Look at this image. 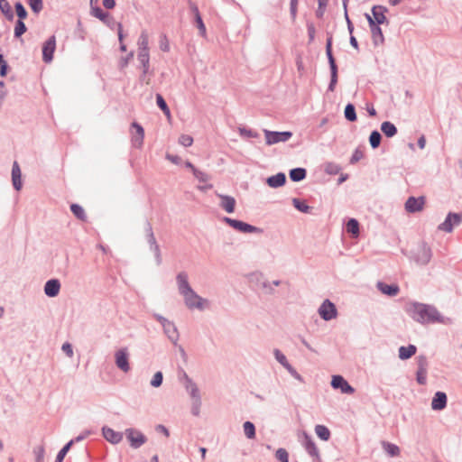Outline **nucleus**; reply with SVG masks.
Segmentation results:
<instances>
[{
  "instance_id": "f257e3e1",
  "label": "nucleus",
  "mask_w": 462,
  "mask_h": 462,
  "mask_svg": "<svg viewBox=\"0 0 462 462\" xmlns=\"http://www.w3.org/2000/svg\"><path fill=\"white\" fill-rule=\"evenodd\" d=\"M407 314L420 324L445 323V317L431 304L412 301L406 307Z\"/></svg>"
},
{
  "instance_id": "f03ea898",
  "label": "nucleus",
  "mask_w": 462,
  "mask_h": 462,
  "mask_svg": "<svg viewBox=\"0 0 462 462\" xmlns=\"http://www.w3.org/2000/svg\"><path fill=\"white\" fill-rule=\"evenodd\" d=\"M328 37L326 40V56L330 69V80L328 86V91L333 92L338 81V67L336 62V59L333 54V37L330 32L327 33Z\"/></svg>"
},
{
  "instance_id": "7ed1b4c3",
  "label": "nucleus",
  "mask_w": 462,
  "mask_h": 462,
  "mask_svg": "<svg viewBox=\"0 0 462 462\" xmlns=\"http://www.w3.org/2000/svg\"><path fill=\"white\" fill-rule=\"evenodd\" d=\"M411 259L418 265H427L432 258V250L426 242H421L416 250L411 252Z\"/></svg>"
},
{
  "instance_id": "20e7f679",
  "label": "nucleus",
  "mask_w": 462,
  "mask_h": 462,
  "mask_svg": "<svg viewBox=\"0 0 462 462\" xmlns=\"http://www.w3.org/2000/svg\"><path fill=\"white\" fill-rule=\"evenodd\" d=\"M223 221L227 224L230 227L243 234L257 233L262 234L263 230L260 227L253 226L249 223L244 222L239 219L231 218L229 217H224Z\"/></svg>"
},
{
  "instance_id": "39448f33",
  "label": "nucleus",
  "mask_w": 462,
  "mask_h": 462,
  "mask_svg": "<svg viewBox=\"0 0 462 462\" xmlns=\"http://www.w3.org/2000/svg\"><path fill=\"white\" fill-rule=\"evenodd\" d=\"M125 435L132 448L137 449L147 442V437L135 428H127L125 430Z\"/></svg>"
},
{
  "instance_id": "423d86ee",
  "label": "nucleus",
  "mask_w": 462,
  "mask_h": 462,
  "mask_svg": "<svg viewBox=\"0 0 462 462\" xmlns=\"http://www.w3.org/2000/svg\"><path fill=\"white\" fill-rule=\"evenodd\" d=\"M263 134L265 136V143L267 145H273L281 142H287L293 134L291 131H271L267 129H263Z\"/></svg>"
},
{
  "instance_id": "0eeeda50",
  "label": "nucleus",
  "mask_w": 462,
  "mask_h": 462,
  "mask_svg": "<svg viewBox=\"0 0 462 462\" xmlns=\"http://www.w3.org/2000/svg\"><path fill=\"white\" fill-rule=\"evenodd\" d=\"M371 12L372 15L367 13L365 14L368 23H376L378 25L389 23V20L385 16V13L388 12L387 7L383 5H374L371 9Z\"/></svg>"
},
{
  "instance_id": "6e6552de",
  "label": "nucleus",
  "mask_w": 462,
  "mask_h": 462,
  "mask_svg": "<svg viewBox=\"0 0 462 462\" xmlns=\"http://www.w3.org/2000/svg\"><path fill=\"white\" fill-rule=\"evenodd\" d=\"M462 222V212H448L445 220L439 225L438 229L446 233H451L455 226H457Z\"/></svg>"
},
{
  "instance_id": "1a4fd4ad",
  "label": "nucleus",
  "mask_w": 462,
  "mask_h": 462,
  "mask_svg": "<svg viewBox=\"0 0 462 462\" xmlns=\"http://www.w3.org/2000/svg\"><path fill=\"white\" fill-rule=\"evenodd\" d=\"M417 371H416V381L420 385H425L427 383V372L429 362L425 355H419L416 357Z\"/></svg>"
},
{
  "instance_id": "9d476101",
  "label": "nucleus",
  "mask_w": 462,
  "mask_h": 462,
  "mask_svg": "<svg viewBox=\"0 0 462 462\" xmlns=\"http://www.w3.org/2000/svg\"><path fill=\"white\" fill-rule=\"evenodd\" d=\"M318 312L320 318L325 321H329L336 319L337 316V310L336 305L328 299L323 300L319 306Z\"/></svg>"
},
{
  "instance_id": "9b49d317",
  "label": "nucleus",
  "mask_w": 462,
  "mask_h": 462,
  "mask_svg": "<svg viewBox=\"0 0 462 462\" xmlns=\"http://www.w3.org/2000/svg\"><path fill=\"white\" fill-rule=\"evenodd\" d=\"M302 446L306 452L313 458V462H321L319 451L312 437L306 431H303Z\"/></svg>"
},
{
  "instance_id": "f8f14e48",
  "label": "nucleus",
  "mask_w": 462,
  "mask_h": 462,
  "mask_svg": "<svg viewBox=\"0 0 462 462\" xmlns=\"http://www.w3.org/2000/svg\"><path fill=\"white\" fill-rule=\"evenodd\" d=\"M330 385L345 394H353L356 392L355 388L340 374L332 375Z\"/></svg>"
},
{
  "instance_id": "ddd939ff",
  "label": "nucleus",
  "mask_w": 462,
  "mask_h": 462,
  "mask_svg": "<svg viewBox=\"0 0 462 462\" xmlns=\"http://www.w3.org/2000/svg\"><path fill=\"white\" fill-rule=\"evenodd\" d=\"M186 306L190 309H198L199 310H204L205 303H208V300L200 297L194 290L191 293L183 295Z\"/></svg>"
},
{
  "instance_id": "4468645a",
  "label": "nucleus",
  "mask_w": 462,
  "mask_h": 462,
  "mask_svg": "<svg viewBox=\"0 0 462 462\" xmlns=\"http://www.w3.org/2000/svg\"><path fill=\"white\" fill-rule=\"evenodd\" d=\"M115 363L121 371L125 373L130 371L129 353L126 347L121 348L115 353Z\"/></svg>"
},
{
  "instance_id": "2eb2a0df",
  "label": "nucleus",
  "mask_w": 462,
  "mask_h": 462,
  "mask_svg": "<svg viewBox=\"0 0 462 462\" xmlns=\"http://www.w3.org/2000/svg\"><path fill=\"white\" fill-rule=\"evenodd\" d=\"M56 50V37L55 35L50 36L42 45V60L45 63H50L53 60L54 51Z\"/></svg>"
},
{
  "instance_id": "dca6fc26",
  "label": "nucleus",
  "mask_w": 462,
  "mask_h": 462,
  "mask_svg": "<svg viewBox=\"0 0 462 462\" xmlns=\"http://www.w3.org/2000/svg\"><path fill=\"white\" fill-rule=\"evenodd\" d=\"M91 14L102 21L106 26L114 29L116 22L114 17L109 14V13L104 11L100 6L95 5L91 7Z\"/></svg>"
},
{
  "instance_id": "f3484780",
  "label": "nucleus",
  "mask_w": 462,
  "mask_h": 462,
  "mask_svg": "<svg viewBox=\"0 0 462 462\" xmlns=\"http://www.w3.org/2000/svg\"><path fill=\"white\" fill-rule=\"evenodd\" d=\"M104 439L113 445L120 443L123 439L125 432L116 431L108 426H103L101 429Z\"/></svg>"
},
{
  "instance_id": "a211bd4d",
  "label": "nucleus",
  "mask_w": 462,
  "mask_h": 462,
  "mask_svg": "<svg viewBox=\"0 0 462 462\" xmlns=\"http://www.w3.org/2000/svg\"><path fill=\"white\" fill-rule=\"evenodd\" d=\"M189 6L191 13L194 14V23L198 27V29L199 31V34L203 37L206 36V32H207L206 26L203 22L202 16L199 13L198 5L191 0H189Z\"/></svg>"
},
{
  "instance_id": "6ab92c4d",
  "label": "nucleus",
  "mask_w": 462,
  "mask_h": 462,
  "mask_svg": "<svg viewBox=\"0 0 462 462\" xmlns=\"http://www.w3.org/2000/svg\"><path fill=\"white\" fill-rule=\"evenodd\" d=\"M425 203L424 197H413L411 196L405 202V210L409 213H416L422 210Z\"/></svg>"
},
{
  "instance_id": "aec40b11",
  "label": "nucleus",
  "mask_w": 462,
  "mask_h": 462,
  "mask_svg": "<svg viewBox=\"0 0 462 462\" xmlns=\"http://www.w3.org/2000/svg\"><path fill=\"white\" fill-rule=\"evenodd\" d=\"M189 276L186 272H180L176 276V282L178 285V290L180 295H187L188 293H191L193 289L189 283Z\"/></svg>"
},
{
  "instance_id": "412c9836",
  "label": "nucleus",
  "mask_w": 462,
  "mask_h": 462,
  "mask_svg": "<svg viewBox=\"0 0 462 462\" xmlns=\"http://www.w3.org/2000/svg\"><path fill=\"white\" fill-rule=\"evenodd\" d=\"M60 280L53 278L48 280L43 287V291L46 296L49 298H54L59 295L60 291Z\"/></svg>"
},
{
  "instance_id": "4be33fe9",
  "label": "nucleus",
  "mask_w": 462,
  "mask_h": 462,
  "mask_svg": "<svg viewBox=\"0 0 462 462\" xmlns=\"http://www.w3.org/2000/svg\"><path fill=\"white\" fill-rule=\"evenodd\" d=\"M448 396L446 393L438 391L431 400V409L433 411H442L447 407Z\"/></svg>"
},
{
  "instance_id": "5701e85b",
  "label": "nucleus",
  "mask_w": 462,
  "mask_h": 462,
  "mask_svg": "<svg viewBox=\"0 0 462 462\" xmlns=\"http://www.w3.org/2000/svg\"><path fill=\"white\" fill-rule=\"evenodd\" d=\"M163 333L168 337V339L174 345L177 346L180 334L178 328L173 321L169 320L165 327H162Z\"/></svg>"
},
{
  "instance_id": "b1692460",
  "label": "nucleus",
  "mask_w": 462,
  "mask_h": 462,
  "mask_svg": "<svg viewBox=\"0 0 462 462\" xmlns=\"http://www.w3.org/2000/svg\"><path fill=\"white\" fill-rule=\"evenodd\" d=\"M376 288L380 292L389 297H394L400 291V287L396 283L388 284L383 282H378Z\"/></svg>"
},
{
  "instance_id": "393cba45",
  "label": "nucleus",
  "mask_w": 462,
  "mask_h": 462,
  "mask_svg": "<svg viewBox=\"0 0 462 462\" xmlns=\"http://www.w3.org/2000/svg\"><path fill=\"white\" fill-rule=\"evenodd\" d=\"M371 34L372 41L374 46H378L384 42V36L380 25L376 24V23H368Z\"/></svg>"
},
{
  "instance_id": "a878e982",
  "label": "nucleus",
  "mask_w": 462,
  "mask_h": 462,
  "mask_svg": "<svg viewBox=\"0 0 462 462\" xmlns=\"http://www.w3.org/2000/svg\"><path fill=\"white\" fill-rule=\"evenodd\" d=\"M286 175L284 172H278L274 175L269 176L266 179V184L273 189L282 187L286 183Z\"/></svg>"
},
{
  "instance_id": "bb28decb",
  "label": "nucleus",
  "mask_w": 462,
  "mask_h": 462,
  "mask_svg": "<svg viewBox=\"0 0 462 462\" xmlns=\"http://www.w3.org/2000/svg\"><path fill=\"white\" fill-rule=\"evenodd\" d=\"M12 183L13 187L16 191H19L23 188L22 172L17 162L13 163L12 167Z\"/></svg>"
},
{
  "instance_id": "cd10ccee",
  "label": "nucleus",
  "mask_w": 462,
  "mask_h": 462,
  "mask_svg": "<svg viewBox=\"0 0 462 462\" xmlns=\"http://www.w3.org/2000/svg\"><path fill=\"white\" fill-rule=\"evenodd\" d=\"M218 197L221 199L220 207L226 212V213H233L236 209V199L234 197L229 195H223L220 194Z\"/></svg>"
},
{
  "instance_id": "c85d7f7f",
  "label": "nucleus",
  "mask_w": 462,
  "mask_h": 462,
  "mask_svg": "<svg viewBox=\"0 0 462 462\" xmlns=\"http://www.w3.org/2000/svg\"><path fill=\"white\" fill-rule=\"evenodd\" d=\"M417 352V346L412 344L408 346H401L398 349V356L401 360H408L412 357Z\"/></svg>"
},
{
  "instance_id": "c756f323",
  "label": "nucleus",
  "mask_w": 462,
  "mask_h": 462,
  "mask_svg": "<svg viewBox=\"0 0 462 462\" xmlns=\"http://www.w3.org/2000/svg\"><path fill=\"white\" fill-rule=\"evenodd\" d=\"M290 180L293 182H300L306 179L307 170L302 167H296L289 171Z\"/></svg>"
},
{
  "instance_id": "7c9ffc66",
  "label": "nucleus",
  "mask_w": 462,
  "mask_h": 462,
  "mask_svg": "<svg viewBox=\"0 0 462 462\" xmlns=\"http://www.w3.org/2000/svg\"><path fill=\"white\" fill-rule=\"evenodd\" d=\"M346 230L353 237H357L360 234V224L356 218H349L346 224Z\"/></svg>"
},
{
  "instance_id": "2f4dec72",
  "label": "nucleus",
  "mask_w": 462,
  "mask_h": 462,
  "mask_svg": "<svg viewBox=\"0 0 462 462\" xmlns=\"http://www.w3.org/2000/svg\"><path fill=\"white\" fill-rule=\"evenodd\" d=\"M381 131L387 138L393 137L398 132L395 125L390 121H384L381 124Z\"/></svg>"
},
{
  "instance_id": "473e14b6",
  "label": "nucleus",
  "mask_w": 462,
  "mask_h": 462,
  "mask_svg": "<svg viewBox=\"0 0 462 462\" xmlns=\"http://www.w3.org/2000/svg\"><path fill=\"white\" fill-rule=\"evenodd\" d=\"M184 387L186 391L189 392L191 399H199L201 397L199 390L192 379H187V383H184Z\"/></svg>"
},
{
  "instance_id": "72a5a7b5",
  "label": "nucleus",
  "mask_w": 462,
  "mask_h": 462,
  "mask_svg": "<svg viewBox=\"0 0 462 462\" xmlns=\"http://www.w3.org/2000/svg\"><path fill=\"white\" fill-rule=\"evenodd\" d=\"M292 205L293 207L300 212L301 213H305V214H310L311 213V210H312V208L310 207L307 203H306V200L304 199H298V198H293L292 199Z\"/></svg>"
},
{
  "instance_id": "f704fd0d",
  "label": "nucleus",
  "mask_w": 462,
  "mask_h": 462,
  "mask_svg": "<svg viewBox=\"0 0 462 462\" xmlns=\"http://www.w3.org/2000/svg\"><path fill=\"white\" fill-rule=\"evenodd\" d=\"M315 433L318 438L323 441H328L331 437L329 429L327 426L321 424L315 426Z\"/></svg>"
},
{
  "instance_id": "c9c22d12",
  "label": "nucleus",
  "mask_w": 462,
  "mask_h": 462,
  "mask_svg": "<svg viewBox=\"0 0 462 462\" xmlns=\"http://www.w3.org/2000/svg\"><path fill=\"white\" fill-rule=\"evenodd\" d=\"M137 60L142 69H144V73H150V52H138Z\"/></svg>"
},
{
  "instance_id": "e433bc0d",
  "label": "nucleus",
  "mask_w": 462,
  "mask_h": 462,
  "mask_svg": "<svg viewBox=\"0 0 462 462\" xmlns=\"http://www.w3.org/2000/svg\"><path fill=\"white\" fill-rule=\"evenodd\" d=\"M344 116H345V118L348 121V122H356L357 120V116H356V106L354 104L352 103H347L345 106V110H344Z\"/></svg>"
},
{
  "instance_id": "4c0bfd02",
  "label": "nucleus",
  "mask_w": 462,
  "mask_h": 462,
  "mask_svg": "<svg viewBox=\"0 0 462 462\" xmlns=\"http://www.w3.org/2000/svg\"><path fill=\"white\" fill-rule=\"evenodd\" d=\"M70 211L72 214L81 221H87V215L83 207L78 203H72L70 205Z\"/></svg>"
},
{
  "instance_id": "58836bf2",
  "label": "nucleus",
  "mask_w": 462,
  "mask_h": 462,
  "mask_svg": "<svg viewBox=\"0 0 462 462\" xmlns=\"http://www.w3.org/2000/svg\"><path fill=\"white\" fill-rule=\"evenodd\" d=\"M383 450L392 457H397L400 454V448L393 443L388 441H382Z\"/></svg>"
},
{
  "instance_id": "ea45409f",
  "label": "nucleus",
  "mask_w": 462,
  "mask_h": 462,
  "mask_svg": "<svg viewBox=\"0 0 462 462\" xmlns=\"http://www.w3.org/2000/svg\"><path fill=\"white\" fill-rule=\"evenodd\" d=\"M0 11L8 21L12 22L14 20V14L11 5L6 0H0Z\"/></svg>"
},
{
  "instance_id": "a19ab883",
  "label": "nucleus",
  "mask_w": 462,
  "mask_h": 462,
  "mask_svg": "<svg viewBox=\"0 0 462 462\" xmlns=\"http://www.w3.org/2000/svg\"><path fill=\"white\" fill-rule=\"evenodd\" d=\"M138 52H149V38L145 32H142L138 39Z\"/></svg>"
},
{
  "instance_id": "79ce46f5",
  "label": "nucleus",
  "mask_w": 462,
  "mask_h": 462,
  "mask_svg": "<svg viewBox=\"0 0 462 462\" xmlns=\"http://www.w3.org/2000/svg\"><path fill=\"white\" fill-rule=\"evenodd\" d=\"M155 98H156V104H157L158 107L163 112V114L168 118H171V110H170L164 97H162V95H161L160 93H157L155 96Z\"/></svg>"
},
{
  "instance_id": "37998d69",
  "label": "nucleus",
  "mask_w": 462,
  "mask_h": 462,
  "mask_svg": "<svg viewBox=\"0 0 462 462\" xmlns=\"http://www.w3.org/2000/svg\"><path fill=\"white\" fill-rule=\"evenodd\" d=\"M369 143L372 149H376L380 146L382 141V134L378 130H373L369 135Z\"/></svg>"
},
{
  "instance_id": "c03bdc74",
  "label": "nucleus",
  "mask_w": 462,
  "mask_h": 462,
  "mask_svg": "<svg viewBox=\"0 0 462 462\" xmlns=\"http://www.w3.org/2000/svg\"><path fill=\"white\" fill-rule=\"evenodd\" d=\"M237 130H238L239 135L245 139L259 138L260 137L259 133L251 128H246L245 126H239Z\"/></svg>"
},
{
  "instance_id": "a18cd8bd",
  "label": "nucleus",
  "mask_w": 462,
  "mask_h": 462,
  "mask_svg": "<svg viewBox=\"0 0 462 462\" xmlns=\"http://www.w3.org/2000/svg\"><path fill=\"white\" fill-rule=\"evenodd\" d=\"M243 429L245 435L247 439H253L255 438V426L252 421L246 420L245 422H244Z\"/></svg>"
},
{
  "instance_id": "49530a36",
  "label": "nucleus",
  "mask_w": 462,
  "mask_h": 462,
  "mask_svg": "<svg viewBox=\"0 0 462 462\" xmlns=\"http://www.w3.org/2000/svg\"><path fill=\"white\" fill-rule=\"evenodd\" d=\"M145 232H146V238H147V243L149 245V247L152 246L154 244H157V241L155 239V236H154V234L152 231V225L148 220H146V222H145Z\"/></svg>"
},
{
  "instance_id": "de8ad7c7",
  "label": "nucleus",
  "mask_w": 462,
  "mask_h": 462,
  "mask_svg": "<svg viewBox=\"0 0 462 462\" xmlns=\"http://www.w3.org/2000/svg\"><path fill=\"white\" fill-rule=\"evenodd\" d=\"M14 10L18 17L17 20H24L27 18L28 13L22 2L17 1L14 3Z\"/></svg>"
},
{
  "instance_id": "09e8293b",
  "label": "nucleus",
  "mask_w": 462,
  "mask_h": 462,
  "mask_svg": "<svg viewBox=\"0 0 462 462\" xmlns=\"http://www.w3.org/2000/svg\"><path fill=\"white\" fill-rule=\"evenodd\" d=\"M27 31V27L23 20H17L14 25V37L21 38V36Z\"/></svg>"
},
{
  "instance_id": "8fccbe9b",
  "label": "nucleus",
  "mask_w": 462,
  "mask_h": 462,
  "mask_svg": "<svg viewBox=\"0 0 462 462\" xmlns=\"http://www.w3.org/2000/svg\"><path fill=\"white\" fill-rule=\"evenodd\" d=\"M72 447V442H67L58 452L55 462H63L66 455Z\"/></svg>"
},
{
  "instance_id": "3c124183",
  "label": "nucleus",
  "mask_w": 462,
  "mask_h": 462,
  "mask_svg": "<svg viewBox=\"0 0 462 462\" xmlns=\"http://www.w3.org/2000/svg\"><path fill=\"white\" fill-rule=\"evenodd\" d=\"M347 1L348 0H343L344 16H345V19L346 22L347 31H348L349 34H352L354 32V24H353L352 21L350 20L348 13H347Z\"/></svg>"
},
{
  "instance_id": "603ef678",
  "label": "nucleus",
  "mask_w": 462,
  "mask_h": 462,
  "mask_svg": "<svg viewBox=\"0 0 462 462\" xmlns=\"http://www.w3.org/2000/svg\"><path fill=\"white\" fill-rule=\"evenodd\" d=\"M273 355L278 363H280L284 368L290 365L285 355L279 349L273 350Z\"/></svg>"
},
{
  "instance_id": "864d4df0",
  "label": "nucleus",
  "mask_w": 462,
  "mask_h": 462,
  "mask_svg": "<svg viewBox=\"0 0 462 462\" xmlns=\"http://www.w3.org/2000/svg\"><path fill=\"white\" fill-rule=\"evenodd\" d=\"M341 171V167L335 162H327L325 164V171L329 175H336Z\"/></svg>"
},
{
  "instance_id": "5fc2aeb1",
  "label": "nucleus",
  "mask_w": 462,
  "mask_h": 462,
  "mask_svg": "<svg viewBox=\"0 0 462 462\" xmlns=\"http://www.w3.org/2000/svg\"><path fill=\"white\" fill-rule=\"evenodd\" d=\"M162 382H163V374H162V372H161V371H157V372L153 374V376H152V380H151V382H150V384H151L152 387H154V388H158V387H160V386L162 384Z\"/></svg>"
},
{
  "instance_id": "6e6d98bb",
  "label": "nucleus",
  "mask_w": 462,
  "mask_h": 462,
  "mask_svg": "<svg viewBox=\"0 0 462 462\" xmlns=\"http://www.w3.org/2000/svg\"><path fill=\"white\" fill-rule=\"evenodd\" d=\"M27 2L34 14H39L42 10V0H28Z\"/></svg>"
},
{
  "instance_id": "4d7b16f0",
  "label": "nucleus",
  "mask_w": 462,
  "mask_h": 462,
  "mask_svg": "<svg viewBox=\"0 0 462 462\" xmlns=\"http://www.w3.org/2000/svg\"><path fill=\"white\" fill-rule=\"evenodd\" d=\"M275 457L280 462H289V453L283 448H279L275 452Z\"/></svg>"
},
{
  "instance_id": "13d9d810",
  "label": "nucleus",
  "mask_w": 462,
  "mask_h": 462,
  "mask_svg": "<svg viewBox=\"0 0 462 462\" xmlns=\"http://www.w3.org/2000/svg\"><path fill=\"white\" fill-rule=\"evenodd\" d=\"M192 173L199 182H207L209 180L208 174L199 169H194Z\"/></svg>"
},
{
  "instance_id": "bf43d9fd",
  "label": "nucleus",
  "mask_w": 462,
  "mask_h": 462,
  "mask_svg": "<svg viewBox=\"0 0 462 462\" xmlns=\"http://www.w3.org/2000/svg\"><path fill=\"white\" fill-rule=\"evenodd\" d=\"M150 250L153 252L157 265H161L162 263L161 249L158 244H154L150 247Z\"/></svg>"
},
{
  "instance_id": "052dcab7",
  "label": "nucleus",
  "mask_w": 462,
  "mask_h": 462,
  "mask_svg": "<svg viewBox=\"0 0 462 462\" xmlns=\"http://www.w3.org/2000/svg\"><path fill=\"white\" fill-rule=\"evenodd\" d=\"M35 455V462H43L45 449L43 446H38L33 449Z\"/></svg>"
},
{
  "instance_id": "680f3d73",
  "label": "nucleus",
  "mask_w": 462,
  "mask_h": 462,
  "mask_svg": "<svg viewBox=\"0 0 462 462\" xmlns=\"http://www.w3.org/2000/svg\"><path fill=\"white\" fill-rule=\"evenodd\" d=\"M363 157H364V152H363V151H362L359 147H357V148L354 151V152H353V154H352V156H351V158H350V160H349V163H350V164H355V163H356L357 162H359Z\"/></svg>"
},
{
  "instance_id": "e2e57ef3",
  "label": "nucleus",
  "mask_w": 462,
  "mask_h": 462,
  "mask_svg": "<svg viewBox=\"0 0 462 462\" xmlns=\"http://www.w3.org/2000/svg\"><path fill=\"white\" fill-rule=\"evenodd\" d=\"M159 44L161 51L164 52H168L170 51V43L166 34H162L160 36Z\"/></svg>"
},
{
  "instance_id": "0e129e2a",
  "label": "nucleus",
  "mask_w": 462,
  "mask_h": 462,
  "mask_svg": "<svg viewBox=\"0 0 462 462\" xmlns=\"http://www.w3.org/2000/svg\"><path fill=\"white\" fill-rule=\"evenodd\" d=\"M307 32H308V37H309V43H311L315 40V34H316V28L313 23L308 22L307 23Z\"/></svg>"
},
{
  "instance_id": "69168bd1",
  "label": "nucleus",
  "mask_w": 462,
  "mask_h": 462,
  "mask_svg": "<svg viewBox=\"0 0 462 462\" xmlns=\"http://www.w3.org/2000/svg\"><path fill=\"white\" fill-rule=\"evenodd\" d=\"M179 143L184 147H189L193 143V138L189 134H181L179 138Z\"/></svg>"
},
{
  "instance_id": "338daca9",
  "label": "nucleus",
  "mask_w": 462,
  "mask_h": 462,
  "mask_svg": "<svg viewBox=\"0 0 462 462\" xmlns=\"http://www.w3.org/2000/svg\"><path fill=\"white\" fill-rule=\"evenodd\" d=\"M285 369L289 372V374L293 378H295L296 380H298L300 383H304L303 377L297 372V370L291 364L288 365V366L285 367Z\"/></svg>"
},
{
  "instance_id": "774afa93",
  "label": "nucleus",
  "mask_w": 462,
  "mask_h": 462,
  "mask_svg": "<svg viewBox=\"0 0 462 462\" xmlns=\"http://www.w3.org/2000/svg\"><path fill=\"white\" fill-rule=\"evenodd\" d=\"M134 52L132 51L127 53L125 57H122L119 61L120 69H124L128 66L130 60L133 59Z\"/></svg>"
}]
</instances>
